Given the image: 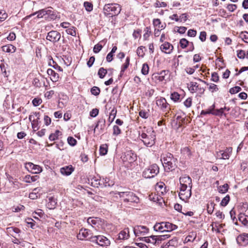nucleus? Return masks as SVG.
<instances>
[{"label":"nucleus","instance_id":"1","mask_svg":"<svg viewBox=\"0 0 248 248\" xmlns=\"http://www.w3.org/2000/svg\"><path fill=\"white\" fill-rule=\"evenodd\" d=\"M161 160L166 171H172L177 167V159L174 158L173 155L168 153L161 156Z\"/></svg>","mask_w":248,"mask_h":248},{"label":"nucleus","instance_id":"2","mask_svg":"<svg viewBox=\"0 0 248 248\" xmlns=\"http://www.w3.org/2000/svg\"><path fill=\"white\" fill-rule=\"evenodd\" d=\"M120 5L116 3H109L105 4L103 8L104 14L105 16L112 17L118 15L121 12Z\"/></svg>","mask_w":248,"mask_h":248},{"label":"nucleus","instance_id":"3","mask_svg":"<svg viewBox=\"0 0 248 248\" xmlns=\"http://www.w3.org/2000/svg\"><path fill=\"white\" fill-rule=\"evenodd\" d=\"M115 194L118 195L125 202L138 203L140 201L139 197L130 191H118Z\"/></svg>","mask_w":248,"mask_h":248},{"label":"nucleus","instance_id":"4","mask_svg":"<svg viewBox=\"0 0 248 248\" xmlns=\"http://www.w3.org/2000/svg\"><path fill=\"white\" fill-rule=\"evenodd\" d=\"M177 228V226L169 222L156 223L154 226V230L156 232H170Z\"/></svg>","mask_w":248,"mask_h":248},{"label":"nucleus","instance_id":"5","mask_svg":"<svg viewBox=\"0 0 248 248\" xmlns=\"http://www.w3.org/2000/svg\"><path fill=\"white\" fill-rule=\"evenodd\" d=\"M140 137L144 145L148 147H152L155 143V134L154 130L148 131L147 133H142Z\"/></svg>","mask_w":248,"mask_h":248},{"label":"nucleus","instance_id":"6","mask_svg":"<svg viewBox=\"0 0 248 248\" xmlns=\"http://www.w3.org/2000/svg\"><path fill=\"white\" fill-rule=\"evenodd\" d=\"M159 172V168L156 164H153L146 168L142 172V176L145 178H151L156 176Z\"/></svg>","mask_w":248,"mask_h":248},{"label":"nucleus","instance_id":"7","mask_svg":"<svg viewBox=\"0 0 248 248\" xmlns=\"http://www.w3.org/2000/svg\"><path fill=\"white\" fill-rule=\"evenodd\" d=\"M91 242L101 247H108L110 245V241L103 235H95L91 238Z\"/></svg>","mask_w":248,"mask_h":248},{"label":"nucleus","instance_id":"8","mask_svg":"<svg viewBox=\"0 0 248 248\" xmlns=\"http://www.w3.org/2000/svg\"><path fill=\"white\" fill-rule=\"evenodd\" d=\"M7 178L8 180V183L6 184V188L8 190L13 191L20 187L21 184L17 179H14L10 175H7Z\"/></svg>","mask_w":248,"mask_h":248},{"label":"nucleus","instance_id":"9","mask_svg":"<svg viewBox=\"0 0 248 248\" xmlns=\"http://www.w3.org/2000/svg\"><path fill=\"white\" fill-rule=\"evenodd\" d=\"M122 159L124 162L132 163L137 159V155L132 151H126L122 156Z\"/></svg>","mask_w":248,"mask_h":248},{"label":"nucleus","instance_id":"10","mask_svg":"<svg viewBox=\"0 0 248 248\" xmlns=\"http://www.w3.org/2000/svg\"><path fill=\"white\" fill-rule=\"evenodd\" d=\"M53 13L54 12L51 10L42 9L37 12L33 13V14H31L28 16H27L26 18H30L32 16L37 14V17L38 18H42L44 16L48 15L51 16V19H54L56 17V16L53 14Z\"/></svg>","mask_w":248,"mask_h":248},{"label":"nucleus","instance_id":"11","mask_svg":"<svg viewBox=\"0 0 248 248\" xmlns=\"http://www.w3.org/2000/svg\"><path fill=\"white\" fill-rule=\"evenodd\" d=\"M188 88L189 91L192 93L198 92L199 94H202L205 91L203 87H201L196 82H191L189 84H188Z\"/></svg>","mask_w":248,"mask_h":248},{"label":"nucleus","instance_id":"12","mask_svg":"<svg viewBox=\"0 0 248 248\" xmlns=\"http://www.w3.org/2000/svg\"><path fill=\"white\" fill-rule=\"evenodd\" d=\"M149 229L146 226L138 225L133 228V231L136 236H143L148 233Z\"/></svg>","mask_w":248,"mask_h":248},{"label":"nucleus","instance_id":"13","mask_svg":"<svg viewBox=\"0 0 248 248\" xmlns=\"http://www.w3.org/2000/svg\"><path fill=\"white\" fill-rule=\"evenodd\" d=\"M61 34L56 31H51L47 33L46 39L53 43L58 42L61 38Z\"/></svg>","mask_w":248,"mask_h":248},{"label":"nucleus","instance_id":"14","mask_svg":"<svg viewBox=\"0 0 248 248\" xmlns=\"http://www.w3.org/2000/svg\"><path fill=\"white\" fill-rule=\"evenodd\" d=\"M26 169L30 172L37 174L42 170V168L39 165H35L31 162H28L25 164Z\"/></svg>","mask_w":248,"mask_h":248},{"label":"nucleus","instance_id":"15","mask_svg":"<svg viewBox=\"0 0 248 248\" xmlns=\"http://www.w3.org/2000/svg\"><path fill=\"white\" fill-rule=\"evenodd\" d=\"M93 236L91 235V231L87 229H81L79 230L77 237L78 239L83 240L84 239H89L91 241V238Z\"/></svg>","mask_w":248,"mask_h":248},{"label":"nucleus","instance_id":"16","mask_svg":"<svg viewBox=\"0 0 248 248\" xmlns=\"http://www.w3.org/2000/svg\"><path fill=\"white\" fill-rule=\"evenodd\" d=\"M170 237V235L169 234L150 236V237L153 240V244L155 246L159 245L162 241L166 240Z\"/></svg>","mask_w":248,"mask_h":248},{"label":"nucleus","instance_id":"17","mask_svg":"<svg viewBox=\"0 0 248 248\" xmlns=\"http://www.w3.org/2000/svg\"><path fill=\"white\" fill-rule=\"evenodd\" d=\"M232 152V148H226L224 151H220L217 153L218 156H221L220 157L222 159H228L229 158Z\"/></svg>","mask_w":248,"mask_h":248},{"label":"nucleus","instance_id":"18","mask_svg":"<svg viewBox=\"0 0 248 248\" xmlns=\"http://www.w3.org/2000/svg\"><path fill=\"white\" fill-rule=\"evenodd\" d=\"M34 116L33 115H30L29 119L31 122L32 126L36 127V126H38L39 124L40 123L39 121L40 113V112H35L34 113Z\"/></svg>","mask_w":248,"mask_h":248},{"label":"nucleus","instance_id":"19","mask_svg":"<svg viewBox=\"0 0 248 248\" xmlns=\"http://www.w3.org/2000/svg\"><path fill=\"white\" fill-rule=\"evenodd\" d=\"M237 243L242 246L248 244V233H243L239 235L236 238Z\"/></svg>","mask_w":248,"mask_h":248},{"label":"nucleus","instance_id":"20","mask_svg":"<svg viewBox=\"0 0 248 248\" xmlns=\"http://www.w3.org/2000/svg\"><path fill=\"white\" fill-rule=\"evenodd\" d=\"M173 49V46L168 42H165L160 46V49L162 50V52L166 54L171 53Z\"/></svg>","mask_w":248,"mask_h":248},{"label":"nucleus","instance_id":"21","mask_svg":"<svg viewBox=\"0 0 248 248\" xmlns=\"http://www.w3.org/2000/svg\"><path fill=\"white\" fill-rule=\"evenodd\" d=\"M179 181L180 184L186 185L187 186H188L189 188L190 189L192 188V179L189 176L184 175L181 177L179 179Z\"/></svg>","mask_w":248,"mask_h":248},{"label":"nucleus","instance_id":"22","mask_svg":"<svg viewBox=\"0 0 248 248\" xmlns=\"http://www.w3.org/2000/svg\"><path fill=\"white\" fill-rule=\"evenodd\" d=\"M191 196V189L189 188L187 190H186L182 192H180L179 193V197L180 199L184 201L185 202L189 199Z\"/></svg>","mask_w":248,"mask_h":248},{"label":"nucleus","instance_id":"23","mask_svg":"<svg viewBox=\"0 0 248 248\" xmlns=\"http://www.w3.org/2000/svg\"><path fill=\"white\" fill-rule=\"evenodd\" d=\"M106 125V120L105 119H100L94 128V132H95L96 129H99V132L102 133L104 131Z\"/></svg>","mask_w":248,"mask_h":248},{"label":"nucleus","instance_id":"24","mask_svg":"<svg viewBox=\"0 0 248 248\" xmlns=\"http://www.w3.org/2000/svg\"><path fill=\"white\" fill-rule=\"evenodd\" d=\"M153 24L155 28V29H160V30H164L166 27V23H162L160 20L158 18L154 19L153 21Z\"/></svg>","mask_w":248,"mask_h":248},{"label":"nucleus","instance_id":"25","mask_svg":"<svg viewBox=\"0 0 248 248\" xmlns=\"http://www.w3.org/2000/svg\"><path fill=\"white\" fill-rule=\"evenodd\" d=\"M74 170V169L73 167L71 165H70L65 166L62 168L60 170V171L62 174L66 176H68L70 175L72 173Z\"/></svg>","mask_w":248,"mask_h":248},{"label":"nucleus","instance_id":"26","mask_svg":"<svg viewBox=\"0 0 248 248\" xmlns=\"http://www.w3.org/2000/svg\"><path fill=\"white\" fill-rule=\"evenodd\" d=\"M129 231L128 228H125L118 234V239L119 240L127 239L129 237Z\"/></svg>","mask_w":248,"mask_h":248},{"label":"nucleus","instance_id":"27","mask_svg":"<svg viewBox=\"0 0 248 248\" xmlns=\"http://www.w3.org/2000/svg\"><path fill=\"white\" fill-rule=\"evenodd\" d=\"M156 104L157 106L160 107L163 110H164L167 108L168 104L166 100L164 98H160L158 99L156 101Z\"/></svg>","mask_w":248,"mask_h":248},{"label":"nucleus","instance_id":"28","mask_svg":"<svg viewBox=\"0 0 248 248\" xmlns=\"http://www.w3.org/2000/svg\"><path fill=\"white\" fill-rule=\"evenodd\" d=\"M178 241L176 238H174L170 240L169 242L166 243H163L162 248H170V247H174L177 245Z\"/></svg>","mask_w":248,"mask_h":248},{"label":"nucleus","instance_id":"29","mask_svg":"<svg viewBox=\"0 0 248 248\" xmlns=\"http://www.w3.org/2000/svg\"><path fill=\"white\" fill-rule=\"evenodd\" d=\"M47 73L49 76H51L50 78L53 82H56L58 81L59 76L52 69H48L47 70Z\"/></svg>","mask_w":248,"mask_h":248},{"label":"nucleus","instance_id":"30","mask_svg":"<svg viewBox=\"0 0 248 248\" xmlns=\"http://www.w3.org/2000/svg\"><path fill=\"white\" fill-rule=\"evenodd\" d=\"M89 183L91 185L94 187H98L100 186V179L97 178L96 177H93L88 179Z\"/></svg>","mask_w":248,"mask_h":248},{"label":"nucleus","instance_id":"31","mask_svg":"<svg viewBox=\"0 0 248 248\" xmlns=\"http://www.w3.org/2000/svg\"><path fill=\"white\" fill-rule=\"evenodd\" d=\"M238 220L244 225L248 226V216L245 215L244 214L240 213L238 216Z\"/></svg>","mask_w":248,"mask_h":248},{"label":"nucleus","instance_id":"32","mask_svg":"<svg viewBox=\"0 0 248 248\" xmlns=\"http://www.w3.org/2000/svg\"><path fill=\"white\" fill-rule=\"evenodd\" d=\"M39 178L37 175L31 176L30 175H26L24 178V181L27 183H31L36 181Z\"/></svg>","mask_w":248,"mask_h":248},{"label":"nucleus","instance_id":"33","mask_svg":"<svg viewBox=\"0 0 248 248\" xmlns=\"http://www.w3.org/2000/svg\"><path fill=\"white\" fill-rule=\"evenodd\" d=\"M16 50V47L12 45H8L2 46V50L7 53H14Z\"/></svg>","mask_w":248,"mask_h":248},{"label":"nucleus","instance_id":"34","mask_svg":"<svg viewBox=\"0 0 248 248\" xmlns=\"http://www.w3.org/2000/svg\"><path fill=\"white\" fill-rule=\"evenodd\" d=\"M182 154L185 156V159H189L191 158V152L188 147H185L181 150Z\"/></svg>","mask_w":248,"mask_h":248},{"label":"nucleus","instance_id":"35","mask_svg":"<svg viewBox=\"0 0 248 248\" xmlns=\"http://www.w3.org/2000/svg\"><path fill=\"white\" fill-rule=\"evenodd\" d=\"M57 202L53 197L48 199V202L46 204V207L49 209H53L55 208Z\"/></svg>","mask_w":248,"mask_h":248},{"label":"nucleus","instance_id":"36","mask_svg":"<svg viewBox=\"0 0 248 248\" xmlns=\"http://www.w3.org/2000/svg\"><path fill=\"white\" fill-rule=\"evenodd\" d=\"M87 222L92 227H93L94 226L97 225L99 224V219L98 218L90 217L87 219Z\"/></svg>","mask_w":248,"mask_h":248},{"label":"nucleus","instance_id":"37","mask_svg":"<svg viewBox=\"0 0 248 248\" xmlns=\"http://www.w3.org/2000/svg\"><path fill=\"white\" fill-rule=\"evenodd\" d=\"M117 113V110L115 108H113L110 112L108 121L109 123V125L112 123L114 121Z\"/></svg>","mask_w":248,"mask_h":248},{"label":"nucleus","instance_id":"38","mask_svg":"<svg viewBox=\"0 0 248 248\" xmlns=\"http://www.w3.org/2000/svg\"><path fill=\"white\" fill-rule=\"evenodd\" d=\"M200 80L201 81L204 83L205 84H206L207 85H209V90L212 93L216 92L218 91V88L217 85L213 84V83H211V84L207 83L205 81H204L202 79H200Z\"/></svg>","mask_w":248,"mask_h":248},{"label":"nucleus","instance_id":"39","mask_svg":"<svg viewBox=\"0 0 248 248\" xmlns=\"http://www.w3.org/2000/svg\"><path fill=\"white\" fill-rule=\"evenodd\" d=\"M168 71L163 70L155 76V78H157L159 81H162L165 79V76L168 74Z\"/></svg>","mask_w":248,"mask_h":248},{"label":"nucleus","instance_id":"40","mask_svg":"<svg viewBox=\"0 0 248 248\" xmlns=\"http://www.w3.org/2000/svg\"><path fill=\"white\" fill-rule=\"evenodd\" d=\"M108 151V146L107 144H102L100 146L99 152L101 155H106Z\"/></svg>","mask_w":248,"mask_h":248},{"label":"nucleus","instance_id":"41","mask_svg":"<svg viewBox=\"0 0 248 248\" xmlns=\"http://www.w3.org/2000/svg\"><path fill=\"white\" fill-rule=\"evenodd\" d=\"M49 65L53 67L54 69L59 71H62V69L60 66L52 59L49 62Z\"/></svg>","mask_w":248,"mask_h":248},{"label":"nucleus","instance_id":"42","mask_svg":"<svg viewBox=\"0 0 248 248\" xmlns=\"http://www.w3.org/2000/svg\"><path fill=\"white\" fill-rule=\"evenodd\" d=\"M130 62V58L127 57L125 60V62L123 64L122 66L121 70V75H122L124 71L128 68Z\"/></svg>","mask_w":248,"mask_h":248},{"label":"nucleus","instance_id":"43","mask_svg":"<svg viewBox=\"0 0 248 248\" xmlns=\"http://www.w3.org/2000/svg\"><path fill=\"white\" fill-rule=\"evenodd\" d=\"M61 132L59 130H56L54 133L51 134L49 136V139L50 140L53 141L57 140Z\"/></svg>","mask_w":248,"mask_h":248},{"label":"nucleus","instance_id":"44","mask_svg":"<svg viewBox=\"0 0 248 248\" xmlns=\"http://www.w3.org/2000/svg\"><path fill=\"white\" fill-rule=\"evenodd\" d=\"M84 7L85 8V10L88 12H91L93 9V4L88 1H85L84 2Z\"/></svg>","mask_w":248,"mask_h":248},{"label":"nucleus","instance_id":"45","mask_svg":"<svg viewBox=\"0 0 248 248\" xmlns=\"http://www.w3.org/2000/svg\"><path fill=\"white\" fill-rule=\"evenodd\" d=\"M144 31L145 32L143 34V38L144 40H147L149 37L150 36L151 31V27H147L144 29Z\"/></svg>","mask_w":248,"mask_h":248},{"label":"nucleus","instance_id":"46","mask_svg":"<svg viewBox=\"0 0 248 248\" xmlns=\"http://www.w3.org/2000/svg\"><path fill=\"white\" fill-rule=\"evenodd\" d=\"M107 73V71L103 67H101L98 72V75L100 78H103Z\"/></svg>","mask_w":248,"mask_h":248},{"label":"nucleus","instance_id":"47","mask_svg":"<svg viewBox=\"0 0 248 248\" xmlns=\"http://www.w3.org/2000/svg\"><path fill=\"white\" fill-rule=\"evenodd\" d=\"M215 204L213 202H210V203H208L207 205V210L208 213L209 214H212Z\"/></svg>","mask_w":248,"mask_h":248},{"label":"nucleus","instance_id":"48","mask_svg":"<svg viewBox=\"0 0 248 248\" xmlns=\"http://www.w3.org/2000/svg\"><path fill=\"white\" fill-rule=\"evenodd\" d=\"M228 185L227 184H225L223 186H219L218 187V190L220 193H225L228 191Z\"/></svg>","mask_w":248,"mask_h":248},{"label":"nucleus","instance_id":"49","mask_svg":"<svg viewBox=\"0 0 248 248\" xmlns=\"http://www.w3.org/2000/svg\"><path fill=\"white\" fill-rule=\"evenodd\" d=\"M212 115H215V116H221L223 115H224L226 116V114L223 112V109H216L215 111L212 110Z\"/></svg>","mask_w":248,"mask_h":248},{"label":"nucleus","instance_id":"50","mask_svg":"<svg viewBox=\"0 0 248 248\" xmlns=\"http://www.w3.org/2000/svg\"><path fill=\"white\" fill-rule=\"evenodd\" d=\"M230 198L229 195H226L221 201L220 205L222 206H226L230 201Z\"/></svg>","mask_w":248,"mask_h":248},{"label":"nucleus","instance_id":"51","mask_svg":"<svg viewBox=\"0 0 248 248\" xmlns=\"http://www.w3.org/2000/svg\"><path fill=\"white\" fill-rule=\"evenodd\" d=\"M187 18V14L186 13L182 14L179 18H175V21L176 22H185L186 21Z\"/></svg>","mask_w":248,"mask_h":248},{"label":"nucleus","instance_id":"52","mask_svg":"<svg viewBox=\"0 0 248 248\" xmlns=\"http://www.w3.org/2000/svg\"><path fill=\"white\" fill-rule=\"evenodd\" d=\"M149 66L148 64L144 63L142 65V69H141V73L144 75H146L148 74L149 72Z\"/></svg>","mask_w":248,"mask_h":248},{"label":"nucleus","instance_id":"53","mask_svg":"<svg viewBox=\"0 0 248 248\" xmlns=\"http://www.w3.org/2000/svg\"><path fill=\"white\" fill-rule=\"evenodd\" d=\"M180 94L176 92H174L171 94L170 98L174 102L178 101L180 99Z\"/></svg>","mask_w":248,"mask_h":248},{"label":"nucleus","instance_id":"54","mask_svg":"<svg viewBox=\"0 0 248 248\" xmlns=\"http://www.w3.org/2000/svg\"><path fill=\"white\" fill-rule=\"evenodd\" d=\"M189 44V42L185 38L181 39L180 41V46L182 48H186Z\"/></svg>","mask_w":248,"mask_h":248},{"label":"nucleus","instance_id":"55","mask_svg":"<svg viewBox=\"0 0 248 248\" xmlns=\"http://www.w3.org/2000/svg\"><path fill=\"white\" fill-rule=\"evenodd\" d=\"M91 92L92 94L93 95H98L100 93V90L99 88L96 86H94L91 89Z\"/></svg>","mask_w":248,"mask_h":248},{"label":"nucleus","instance_id":"56","mask_svg":"<svg viewBox=\"0 0 248 248\" xmlns=\"http://www.w3.org/2000/svg\"><path fill=\"white\" fill-rule=\"evenodd\" d=\"M139 115L142 118L147 119L148 118L149 114L147 111L145 110H141L139 112Z\"/></svg>","mask_w":248,"mask_h":248},{"label":"nucleus","instance_id":"57","mask_svg":"<svg viewBox=\"0 0 248 248\" xmlns=\"http://www.w3.org/2000/svg\"><path fill=\"white\" fill-rule=\"evenodd\" d=\"M242 40L247 43H248V32L247 31L242 32L240 35Z\"/></svg>","mask_w":248,"mask_h":248},{"label":"nucleus","instance_id":"58","mask_svg":"<svg viewBox=\"0 0 248 248\" xmlns=\"http://www.w3.org/2000/svg\"><path fill=\"white\" fill-rule=\"evenodd\" d=\"M67 142L69 145L72 146L76 145L77 143L76 140L72 137H69L68 138Z\"/></svg>","mask_w":248,"mask_h":248},{"label":"nucleus","instance_id":"59","mask_svg":"<svg viewBox=\"0 0 248 248\" xmlns=\"http://www.w3.org/2000/svg\"><path fill=\"white\" fill-rule=\"evenodd\" d=\"M237 56L240 59H244L246 57V52L243 50L237 51Z\"/></svg>","mask_w":248,"mask_h":248},{"label":"nucleus","instance_id":"60","mask_svg":"<svg viewBox=\"0 0 248 248\" xmlns=\"http://www.w3.org/2000/svg\"><path fill=\"white\" fill-rule=\"evenodd\" d=\"M241 90V88L239 86H235L230 89L229 92L231 94H234L239 92Z\"/></svg>","mask_w":248,"mask_h":248},{"label":"nucleus","instance_id":"61","mask_svg":"<svg viewBox=\"0 0 248 248\" xmlns=\"http://www.w3.org/2000/svg\"><path fill=\"white\" fill-rule=\"evenodd\" d=\"M66 32L67 34H70L73 36H75L76 35L75 28L74 27H72V28H68L66 30Z\"/></svg>","mask_w":248,"mask_h":248},{"label":"nucleus","instance_id":"62","mask_svg":"<svg viewBox=\"0 0 248 248\" xmlns=\"http://www.w3.org/2000/svg\"><path fill=\"white\" fill-rule=\"evenodd\" d=\"M26 222L28 224L30 225L31 228L33 229H34L35 222L33 219L31 218H27L26 219Z\"/></svg>","mask_w":248,"mask_h":248},{"label":"nucleus","instance_id":"63","mask_svg":"<svg viewBox=\"0 0 248 248\" xmlns=\"http://www.w3.org/2000/svg\"><path fill=\"white\" fill-rule=\"evenodd\" d=\"M121 133L120 128L117 125H114L113 127V135L117 136Z\"/></svg>","mask_w":248,"mask_h":248},{"label":"nucleus","instance_id":"64","mask_svg":"<svg viewBox=\"0 0 248 248\" xmlns=\"http://www.w3.org/2000/svg\"><path fill=\"white\" fill-rule=\"evenodd\" d=\"M102 45L97 44L94 46L93 51L95 53H97L102 49Z\"/></svg>","mask_w":248,"mask_h":248}]
</instances>
